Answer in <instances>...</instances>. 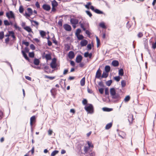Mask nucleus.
<instances>
[{"label": "nucleus", "instance_id": "obj_4", "mask_svg": "<svg viewBox=\"0 0 156 156\" xmlns=\"http://www.w3.org/2000/svg\"><path fill=\"white\" fill-rule=\"evenodd\" d=\"M64 28L66 31H69L71 30V26L68 24H65L63 26Z\"/></svg>", "mask_w": 156, "mask_h": 156}, {"label": "nucleus", "instance_id": "obj_53", "mask_svg": "<svg viewBox=\"0 0 156 156\" xmlns=\"http://www.w3.org/2000/svg\"><path fill=\"white\" fill-rule=\"evenodd\" d=\"M152 48L154 49L156 48V41L155 43H152Z\"/></svg>", "mask_w": 156, "mask_h": 156}, {"label": "nucleus", "instance_id": "obj_31", "mask_svg": "<svg viewBox=\"0 0 156 156\" xmlns=\"http://www.w3.org/2000/svg\"><path fill=\"white\" fill-rule=\"evenodd\" d=\"M102 109L104 111L106 112H110L112 110V108H110L106 107L103 108Z\"/></svg>", "mask_w": 156, "mask_h": 156}, {"label": "nucleus", "instance_id": "obj_43", "mask_svg": "<svg viewBox=\"0 0 156 156\" xmlns=\"http://www.w3.org/2000/svg\"><path fill=\"white\" fill-rule=\"evenodd\" d=\"M112 98L114 99H118L119 97V96L118 94H116L113 96H112Z\"/></svg>", "mask_w": 156, "mask_h": 156}, {"label": "nucleus", "instance_id": "obj_45", "mask_svg": "<svg viewBox=\"0 0 156 156\" xmlns=\"http://www.w3.org/2000/svg\"><path fill=\"white\" fill-rule=\"evenodd\" d=\"M50 92L51 95L53 96H54L55 93V89H52L51 90Z\"/></svg>", "mask_w": 156, "mask_h": 156}, {"label": "nucleus", "instance_id": "obj_42", "mask_svg": "<svg viewBox=\"0 0 156 156\" xmlns=\"http://www.w3.org/2000/svg\"><path fill=\"white\" fill-rule=\"evenodd\" d=\"M112 83V81L111 80H108L106 82V84L107 86H109Z\"/></svg>", "mask_w": 156, "mask_h": 156}, {"label": "nucleus", "instance_id": "obj_38", "mask_svg": "<svg viewBox=\"0 0 156 156\" xmlns=\"http://www.w3.org/2000/svg\"><path fill=\"white\" fill-rule=\"evenodd\" d=\"M24 11V9L22 6L21 5L19 8V11L20 13H22Z\"/></svg>", "mask_w": 156, "mask_h": 156}, {"label": "nucleus", "instance_id": "obj_3", "mask_svg": "<svg viewBox=\"0 0 156 156\" xmlns=\"http://www.w3.org/2000/svg\"><path fill=\"white\" fill-rule=\"evenodd\" d=\"M57 66V63L56 62L55 58L53 59L51 63H50V66L52 69L55 68Z\"/></svg>", "mask_w": 156, "mask_h": 156}, {"label": "nucleus", "instance_id": "obj_50", "mask_svg": "<svg viewBox=\"0 0 156 156\" xmlns=\"http://www.w3.org/2000/svg\"><path fill=\"white\" fill-rule=\"evenodd\" d=\"M82 104L83 105H86L87 103V101L86 99H83L82 101Z\"/></svg>", "mask_w": 156, "mask_h": 156}, {"label": "nucleus", "instance_id": "obj_5", "mask_svg": "<svg viewBox=\"0 0 156 156\" xmlns=\"http://www.w3.org/2000/svg\"><path fill=\"white\" fill-rule=\"evenodd\" d=\"M43 9L47 11H49L51 9V7L50 5L48 4H44L42 6Z\"/></svg>", "mask_w": 156, "mask_h": 156}, {"label": "nucleus", "instance_id": "obj_59", "mask_svg": "<svg viewBox=\"0 0 156 156\" xmlns=\"http://www.w3.org/2000/svg\"><path fill=\"white\" fill-rule=\"evenodd\" d=\"M52 133H53L52 131L50 129H49L48 131V134L49 135H50V136L52 134Z\"/></svg>", "mask_w": 156, "mask_h": 156}, {"label": "nucleus", "instance_id": "obj_48", "mask_svg": "<svg viewBox=\"0 0 156 156\" xmlns=\"http://www.w3.org/2000/svg\"><path fill=\"white\" fill-rule=\"evenodd\" d=\"M29 56L30 58H33L34 56V52H29Z\"/></svg>", "mask_w": 156, "mask_h": 156}, {"label": "nucleus", "instance_id": "obj_37", "mask_svg": "<svg viewBox=\"0 0 156 156\" xmlns=\"http://www.w3.org/2000/svg\"><path fill=\"white\" fill-rule=\"evenodd\" d=\"M130 99V97L128 95L126 96L125 98L124 101L126 102H127L129 101Z\"/></svg>", "mask_w": 156, "mask_h": 156}, {"label": "nucleus", "instance_id": "obj_36", "mask_svg": "<svg viewBox=\"0 0 156 156\" xmlns=\"http://www.w3.org/2000/svg\"><path fill=\"white\" fill-rule=\"evenodd\" d=\"M27 10L30 15H32L33 14V11L32 9L31 8H28L27 9Z\"/></svg>", "mask_w": 156, "mask_h": 156}, {"label": "nucleus", "instance_id": "obj_9", "mask_svg": "<svg viewBox=\"0 0 156 156\" xmlns=\"http://www.w3.org/2000/svg\"><path fill=\"white\" fill-rule=\"evenodd\" d=\"M82 58L83 57L81 55H78L76 58V62L78 63H80L81 61Z\"/></svg>", "mask_w": 156, "mask_h": 156}, {"label": "nucleus", "instance_id": "obj_12", "mask_svg": "<svg viewBox=\"0 0 156 156\" xmlns=\"http://www.w3.org/2000/svg\"><path fill=\"white\" fill-rule=\"evenodd\" d=\"M40 34L41 36L43 38H44L47 34L44 31L40 30Z\"/></svg>", "mask_w": 156, "mask_h": 156}, {"label": "nucleus", "instance_id": "obj_20", "mask_svg": "<svg viewBox=\"0 0 156 156\" xmlns=\"http://www.w3.org/2000/svg\"><path fill=\"white\" fill-rule=\"evenodd\" d=\"M80 85L82 86H83L85 84V78L83 77L80 80Z\"/></svg>", "mask_w": 156, "mask_h": 156}, {"label": "nucleus", "instance_id": "obj_56", "mask_svg": "<svg viewBox=\"0 0 156 156\" xmlns=\"http://www.w3.org/2000/svg\"><path fill=\"white\" fill-rule=\"evenodd\" d=\"M30 47L32 50H34L35 49V47L33 44H31L30 45Z\"/></svg>", "mask_w": 156, "mask_h": 156}, {"label": "nucleus", "instance_id": "obj_64", "mask_svg": "<svg viewBox=\"0 0 156 156\" xmlns=\"http://www.w3.org/2000/svg\"><path fill=\"white\" fill-rule=\"evenodd\" d=\"M95 154L94 152H92L90 154V156H95Z\"/></svg>", "mask_w": 156, "mask_h": 156}, {"label": "nucleus", "instance_id": "obj_8", "mask_svg": "<svg viewBox=\"0 0 156 156\" xmlns=\"http://www.w3.org/2000/svg\"><path fill=\"white\" fill-rule=\"evenodd\" d=\"M68 56L69 58L70 59H72L75 56L74 52L72 51H70L69 52Z\"/></svg>", "mask_w": 156, "mask_h": 156}, {"label": "nucleus", "instance_id": "obj_2", "mask_svg": "<svg viewBox=\"0 0 156 156\" xmlns=\"http://www.w3.org/2000/svg\"><path fill=\"white\" fill-rule=\"evenodd\" d=\"M6 16L8 19L13 18L15 19V16L13 12L12 11L7 12L6 14Z\"/></svg>", "mask_w": 156, "mask_h": 156}, {"label": "nucleus", "instance_id": "obj_49", "mask_svg": "<svg viewBox=\"0 0 156 156\" xmlns=\"http://www.w3.org/2000/svg\"><path fill=\"white\" fill-rule=\"evenodd\" d=\"M86 12L90 17H91L92 16V14L90 11L88 10L86 11Z\"/></svg>", "mask_w": 156, "mask_h": 156}, {"label": "nucleus", "instance_id": "obj_57", "mask_svg": "<svg viewBox=\"0 0 156 156\" xmlns=\"http://www.w3.org/2000/svg\"><path fill=\"white\" fill-rule=\"evenodd\" d=\"M87 143L88 146V147H89L90 148V147H93V145H91L90 143L89 142V141H88L87 142Z\"/></svg>", "mask_w": 156, "mask_h": 156}, {"label": "nucleus", "instance_id": "obj_39", "mask_svg": "<svg viewBox=\"0 0 156 156\" xmlns=\"http://www.w3.org/2000/svg\"><path fill=\"white\" fill-rule=\"evenodd\" d=\"M81 32V30L80 29H77L75 34L76 35H78L79 34H80V32Z\"/></svg>", "mask_w": 156, "mask_h": 156}, {"label": "nucleus", "instance_id": "obj_1", "mask_svg": "<svg viewBox=\"0 0 156 156\" xmlns=\"http://www.w3.org/2000/svg\"><path fill=\"white\" fill-rule=\"evenodd\" d=\"M84 109L88 113L92 114L94 112V107L91 104H88V105L85 106Z\"/></svg>", "mask_w": 156, "mask_h": 156}, {"label": "nucleus", "instance_id": "obj_60", "mask_svg": "<svg viewBox=\"0 0 156 156\" xmlns=\"http://www.w3.org/2000/svg\"><path fill=\"white\" fill-rule=\"evenodd\" d=\"M85 31V33L86 34L88 35V36H90V34H91V33L87 30H86Z\"/></svg>", "mask_w": 156, "mask_h": 156}, {"label": "nucleus", "instance_id": "obj_44", "mask_svg": "<svg viewBox=\"0 0 156 156\" xmlns=\"http://www.w3.org/2000/svg\"><path fill=\"white\" fill-rule=\"evenodd\" d=\"M4 37V32L3 31L0 32V39H3Z\"/></svg>", "mask_w": 156, "mask_h": 156}, {"label": "nucleus", "instance_id": "obj_19", "mask_svg": "<svg viewBox=\"0 0 156 156\" xmlns=\"http://www.w3.org/2000/svg\"><path fill=\"white\" fill-rule=\"evenodd\" d=\"M94 12L96 13L99 14H103V12L102 11L97 9H95Z\"/></svg>", "mask_w": 156, "mask_h": 156}, {"label": "nucleus", "instance_id": "obj_7", "mask_svg": "<svg viewBox=\"0 0 156 156\" xmlns=\"http://www.w3.org/2000/svg\"><path fill=\"white\" fill-rule=\"evenodd\" d=\"M101 71L100 68L98 69L97 71L96 76L95 78L98 79H99L101 77Z\"/></svg>", "mask_w": 156, "mask_h": 156}, {"label": "nucleus", "instance_id": "obj_40", "mask_svg": "<svg viewBox=\"0 0 156 156\" xmlns=\"http://www.w3.org/2000/svg\"><path fill=\"white\" fill-rule=\"evenodd\" d=\"M44 77L45 78H48L50 80H52L55 78V77L54 76H49L47 75H45Z\"/></svg>", "mask_w": 156, "mask_h": 156}, {"label": "nucleus", "instance_id": "obj_10", "mask_svg": "<svg viewBox=\"0 0 156 156\" xmlns=\"http://www.w3.org/2000/svg\"><path fill=\"white\" fill-rule=\"evenodd\" d=\"M88 42L86 40H82L80 42V44L82 47L86 46Z\"/></svg>", "mask_w": 156, "mask_h": 156}, {"label": "nucleus", "instance_id": "obj_58", "mask_svg": "<svg viewBox=\"0 0 156 156\" xmlns=\"http://www.w3.org/2000/svg\"><path fill=\"white\" fill-rule=\"evenodd\" d=\"M99 91L101 94H103L104 92V89L102 88H100L99 89Z\"/></svg>", "mask_w": 156, "mask_h": 156}, {"label": "nucleus", "instance_id": "obj_30", "mask_svg": "<svg viewBox=\"0 0 156 156\" xmlns=\"http://www.w3.org/2000/svg\"><path fill=\"white\" fill-rule=\"evenodd\" d=\"M58 153V151L55 150L53 151L51 154V156H55Z\"/></svg>", "mask_w": 156, "mask_h": 156}, {"label": "nucleus", "instance_id": "obj_61", "mask_svg": "<svg viewBox=\"0 0 156 156\" xmlns=\"http://www.w3.org/2000/svg\"><path fill=\"white\" fill-rule=\"evenodd\" d=\"M14 26L16 29H18L19 30H20V28L18 26H17L16 24H14Z\"/></svg>", "mask_w": 156, "mask_h": 156}, {"label": "nucleus", "instance_id": "obj_34", "mask_svg": "<svg viewBox=\"0 0 156 156\" xmlns=\"http://www.w3.org/2000/svg\"><path fill=\"white\" fill-rule=\"evenodd\" d=\"M121 84L122 87H125L126 85V82L124 80H122L121 82Z\"/></svg>", "mask_w": 156, "mask_h": 156}, {"label": "nucleus", "instance_id": "obj_51", "mask_svg": "<svg viewBox=\"0 0 156 156\" xmlns=\"http://www.w3.org/2000/svg\"><path fill=\"white\" fill-rule=\"evenodd\" d=\"M97 40V48L100 45V40Z\"/></svg>", "mask_w": 156, "mask_h": 156}, {"label": "nucleus", "instance_id": "obj_27", "mask_svg": "<svg viewBox=\"0 0 156 156\" xmlns=\"http://www.w3.org/2000/svg\"><path fill=\"white\" fill-rule=\"evenodd\" d=\"M22 53L24 58L27 60H29V58L27 57V55L26 54L25 52L24 51H22Z\"/></svg>", "mask_w": 156, "mask_h": 156}, {"label": "nucleus", "instance_id": "obj_33", "mask_svg": "<svg viewBox=\"0 0 156 156\" xmlns=\"http://www.w3.org/2000/svg\"><path fill=\"white\" fill-rule=\"evenodd\" d=\"M29 20L30 21L31 23H34V25L36 26H38L39 25V23L38 22L36 21L32 20L30 19H29Z\"/></svg>", "mask_w": 156, "mask_h": 156}, {"label": "nucleus", "instance_id": "obj_29", "mask_svg": "<svg viewBox=\"0 0 156 156\" xmlns=\"http://www.w3.org/2000/svg\"><path fill=\"white\" fill-rule=\"evenodd\" d=\"M124 74L123 70L122 69H121L119 71V74L120 76H122Z\"/></svg>", "mask_w": 156, "mask_h": 156}, {"label": "nucleus", "instance_id": "obj_24", "mask_svg": "<svg viewBox=\"0 0 156 156\" xmlns=\"http://www.w3.org/2000/svg\"><path fill=\"white\" fill-rule=\"evenodd\" d=\"M45 58L47 61L50 60L51 59V55L50 54H46L45 55Z\"/></svg>", "mask_w": 156, "mask_h": 156}, {"label": "nucleus", "instance_id": "obj_11", "mask_svg": "<svg viewBox=\"0 0 156 156\" xmlns=\"http://www.w3.org/2000/svg\"><path fill=\"white\" fill-rule=\"evenodd\" d=\"M92 55V53H89L88 52H85L84 55V57L85 58L89 57L90 58H91Z\"/></svg>", "mask_w": 156, "mask_h": 156}, {"label": "nucleus", "instance_id": "obj_17", "mask_svg": "<svg viewBox=\"0 0 156 156\" xmlns=\"http://www.w3.org/2000/svg\"><path fill=\"white\" fill-rule=\"evenodd\" d=\"M52 6L56 7L58 5V2L55 0H53L51 2Z\"/></svg>", "mask_w": 156, "mask_h": 156}, {"label": "nucleus", "instance_id": "obj_22", "mask_svg": "<svg viewBox=\"0 0 156 156\" xmlns=\"http://www.w3.org/2000/svg\"><path fill=\"white\" fill-rule=\"evenodd\" d=\"M34 63L36 65H38L40 63L39 60L37 58L34 59Z\"/></svg>", "mask_w": 156, "mask_h": 156}, {"label": "nucleus", "instance_id": "obj_47", "mask_svg": "<svg viewBox=\"0 0 156 156\" xmlns=\"http://www.w3.org/2000/svg\"><path fill=\"white\" fill-rule=\"evenodd\" d=\"M4 24L5 26H9L10 25V23L9 21L7 20H5L4 21Z\"/></svg>", "mask_w": 156, "mask_h": 156}, {"label": "nucleus", "instance_id": "obj_25", "mask_svg": "<svg viewBox=\"0 0 156 156\" xmlns=\"http://www.w3.org/2000/svg\"><path fill=\"white\" fill-rule=\"evenodd\" d=\"M105 70L107 73L109 72L110 70V67L109 66H106L105 67Z\"/></svg>", "mask_w": 156, "mask_h": 156}, {"label": "nucleus", "instance_id": "obj_21", "mask_svg": "<svg viewBox=\"0 0 156 156\" xmlns=\"http://www.w3.org/2000/svg\"><path fill=\"white\" fill-rule=\"evenodd\" d=\"M106 72H103L102 76H101V78H106L108 76V74L107 73H106Z\"/></svg>", "mask_w": 156, "mask_h": 156}, {"label": "nucleus", "instance_id": "obj_46", "mask_svg": "<svg viewBox=\"0 0 156 156\" xmlns=\"http://www.w3.org/2000/svg\"><path fill=\"white\" fill-rule=\"evenodd\" d=\"M77 39H83V36L82 35L79 34L76 36Z\"/></svg>", "mask_w": 156, "mask_h": 156}, {"label": "nucleus", "instance_id": "obj_15", "mask_svg": "<svg viewBox=\"0 0 156 156\" xmlns=\"http://www.w3.org/2000/svg\"><path fill=\"white\" fill-rule=\"evenodd\" d=\"M9 36H11L13 39H15V38L14 33L13 31H9Z\"/></svg>", "mask_w": 156, "mask_h": 156}, {"label": "nucleus", "instance_id": "obj_32", "mask_svg": "<svg viewBox=\"0 0 156 156\" xmlns=\"http://www.w3.org/2000/svg\"><path fill=\"white\" fill-rule=\"evenodd\" d=\"M47 33H48V37H46V38H47V39H55L54 35V34H51V36L52 37V38H51L48 35V33H49L48 32Z\"/></svg>", "mask_w": 156, "mask_h": 156}, {"label": "nucleus", "instance_id": "obj_23", "mask_svg": "<svg viewBox=\"0 0 156 156\" xmlns=\"http://www.w3.org/2000/svg\"><path fill=\"white\" fill-rule=\"evenodd\" d=\"M89 149V147L85 146L84 147V152L85 154H87Z\"/></svg>", "mask_w": 156, "mask_h": 156}, {"label": "nucleus", "instance_id": "obj_62", "mask_svg": "<svg viewBox=\"0 0 156 156\" xmlns=\"http://www.w3.org/2000/svg\"><path fill=\"white\" fill-rule=\"evenodd\" d=\"M143 34L141 32H139L137 34V36L139 38H141L143 36Z\"/></svg>", "mask_w": 156, "mask_h": 156}, {"label": "nucleus", "instance_id": "obj_18", "mask_svg": "<svg viewBox=\"0 0 156 156\" xmlns=\"http://www.w3.org/2000/svg\"><path fill=\"white\" fill-rule=\"evenodd\" d=\"M24 29L28 32H33L29 26H27L25 27H24Z\"/></svg>", "mask_w": 156, "mask_h": 156}, {"label": "nucleus", "instance_id": "obj_54", "mask_svg": "<svg viewBox=\"0 0 156 156\" xmlns=\"http://www.w3.org/2000/svg\"><path fill=\"white\" fill-rule=\"evenodd\" d=\"M87 50L89 51L91 49V45L90 44H89L87 45Z\"/></svg>", "mask_w": 156, "mask_h": 156}, {"label": "nucleus", "instance_id": "obj_14", "mask_svg": "<svg viewBox=\"0 0 156 156\" xmlns=\"http://www.w3.org/2000/svg\"><path fill=\"white\" fill-rule=\"evenodd\" d=\"M112 64L114 66L116 67L119 65V63L117 61L114 60L112 62Z\"/></svg>", "mask_w": 156, "mask_h": 156}, {"label": "nucleus", "instance_id": "obj_55", "mask_svg": "<svg viewBox=\"0 0 156 156\" xmlns=\"http://www.w3.org/2000/svg\"><path fill=\"white\" fill-rule=\"evenodd\" d=\"M100 36L102 38H105V33H101Z\"/></svg>", "mask_w": 156, "mask_h": 156}, {"label": "nucleus", "instance_id": "obj_6", "mask_svg": "<svg viewBox=\"0 0 156 156\" xmlns=\"http://www.w3.org/2000/svg\"><path fill=\"white\" fill-rule=\"evenodd\" d=\"M70 22L71 24H77L79 23V20L77 19L71 18L70 20Z\"/></svg>", "mask_w": 156, "mask_h": 156}, {"label": "nucleus", "instance_id": "obj_13", "mask_svg": "<svg viewBox=\"0 0 156 156\" xmlns=\"http://www.w3.org/2000/svg\"><path fill=\"white\" fill-rule=\"evenodd\" d=\"M35 116H33L30 118V125L31 126V127L32 128L33 122L35 121Z\"/></svg>", "mask_w": 156, "mask_h": 156}, {"label": "nucleus", "instance_id": "obj_16", "mask_svg": "<svg viewBox=\"0 0 156 156\" xmlns=\"http://www.w3.org/2000/svg\"><path fill=\"white\" fill-rule=\"evenodd\" d=\"M110 93L112 96L115 95L116 94L115 89L113 88H111L110 90Z\"/></svg>", "mask_w": 156, "mask_h": 156}, {"label": "nucleus", "instance_id": "obj_26", "mask_svg": "<svg viewBox=\"0 0 156 156\" xmlns=\"http://www.w3.org/2000/svg\"><path fill=\"white\" fill-rule=\"evenodd\" d=\"M99 26L103 29H106V27L104 22H101L99 23Z\"/></svg>", "mask_w": 156, "mask_h": 156}, {"label": "nucleus", "instance_id": "obj_35", "mask_svg": "<svg viewBox=\"0 0 156 156\" xmlns=\"http://www.w3.org/2000/svg\"><path fill=\"white\" fill-rule=\"evenodd\" d=\"M79 24L80 25L81 27L83 29V30L84 31L86 29L84 27L83 24L81 23V22H80Z\"/></svg>", "mask_w": 156, "mask_h": 156}, {"label": "nucleus", "instance_id": "obj_28", "mask_svg": "<svg viewBox=\"0 0 156 156\" xmlns=\"http://www.w3.org/2000/svg\"><path fill=\"white\" fill-rule=\"evenodd\" d=\"M112 126V123L111 122L105 126V128L107 129H110Z\"/></svg>", "mask_w": 156, "mask_h": 156}, {"label": "nucleus", "instance_id": "obj_52", "mask_svg": "<svg viewBox=\"0 0 156 156\" xmlns=\"http://www.w3.org/2000/svg\"><path fill=\"white\" fill-rule=\"evenodd\" d=\"M105 94L106 95H108L109 94L108 89V88H106L105 89Z\"/></svg>", "mask_w": 156, "mask_h": 156}, {"label": "nucleus", "instance_id": "obj_63", "mask_svg": "<svg viewBox=\"0 0 156 156\" xmlns=\"http://www.w3.org/2000/svg\"><path fill=\"white\" fill-rule=\"evenodd\" d=\"M29 48L27 47L25 48L24 49V51L25 52L28 53L29 52Z\"/></svg>", "mask_w": 156, "mask_h": 156}, {"label": "nucleus", "instance_id": "obj_41", "mask_svg": "<svg viewBox=\"0 0 156 156\" xmlns=\"http://www.w3.org/2000/svg\"><path fill=\"white\" fill-rule=\"evenodd\" d=\"M120 78L121 77L119 76H116L114 77V80L116 81L117 82H119L120 80Z\"/></svg>", "mask_w": 156, "mask_h": 156}]
</instances>
